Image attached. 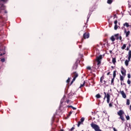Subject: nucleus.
Returning a JSON list of instances; mask_svg holds the SVG:
<instances>
[{
    "mask_svg": "<svg viewBox=\"0 0 131 131\" xmlns=\"http://www.w3.org/2000/svg\"><path fill=\"white\" fill-rule=\"evenodd\" d=\"M75 79H76V78L74 77L72 81H75Z\"/></svg>",
    "mask_w": 131,
    "mask_h": 131,
    "instance_id": "nucleus-37",
    "label": "nucleus"
},
{
    "mask_svg": "<svg viewBox=\"0 0 131 131\" xmlns=\"http://www.w3.org/2000/svg\"><path fill=\"white\" fill-rule=\"evenodd\" d=\"M128 60H129V61H130V58H131V55H128Z\"/></svg>",
    "mask_w": 131,
    "mask_h": 131,
    "instance_id": "nucleus-29",
    "label": "nucleus"
},
{
    "mask_svg": "<svg viewBox=\"0 0 131 131\" xmlns=\"http://www.w3.org/2000/svg\"><path fill=\"white\" fill-rule=\"evenodd\" d=\"M97 62V65L99 66L100 64H101V60H102V55H100L99 56H98L96 58Z\"/></svg>",
    "mask_w": 131,
    "mask_h": 131,
    "instance_id": "nucleus-2",
    "label": "nucleus"
},
{
    "mask_svg": "<svg viewBox=\"0 0 131 131\" xmlns=\"http://www.w3.org/2000/svg\"><path fill=\"white\" fill-rule=\"evenodd\" d=\"M113 82H114V78H113L112 79V83H113Z\"/></svg>",
    "mask_w": 131,
    "mask_h": 131,
    "instance_id": "nucleus-36",
    "label": "nucleus"
},
{
    "mask_svg": "<svg viewBox=\"0 0 131 131\" xmlns=\"http://www.w3.org/2000/svg\"><path fill=\"white\" fill-rule=\"evenodd\" d=\"M127 77L128 78H130V74H128Z\"/></svg>",
    "mask_w": 131,
    "mask_h": 131,
    "instance_id": "nucleus-32",
    "label": "nucleus"
},
{
    "mask_svg": "<svg viewBox=\"0 0 131 131\" xmlns=\"http://www.w3.org/2000/svg\"><path fill=\"white\" fill-rule=\"evenodd\" d=\"M125 48H126V45L124 44L123 45V46L121 47L122 50H124V49H125Z\"/></svg>",
    "mask_w": 131,
    "mask_h": 131,
    "instance_id": "nucleus-19",
    "label": "nucleus"
},
{
    "mask_svg": "<svg viewBox=\"0 0 131 131\" xmlns=\"http://www.w3.org/2000/svg\"><path fill=\"white\" fill-rule=\"evenodd\" d=\"M124 26H126L127 27H129V25L127 23H125L123 24Z\"/></svg>",
    "mask_w": 131,
    "mask_h": 131,
    "instance_id": "nucleus-18",
    "label": "nucleus"
},
{
    "mask_svg": "<svg viewBox=\"0 0 131 131\" xmlns=\"http://www.w3.org/2000/svg\"><path fill=\"white\" fill-rule=\"evenodd\" d=\"M126 119L127 120H129V116L126 117Z\"/></svg>",
    "mask_w": 131,
    "mask_h": 131,
    "instance_id": "nucleus-39",
    "label": "nucleus"
},
{
    "mask_svg": "<svg viewBox=\"0 0 131 131\" xmlns=\"http://www.w3.org/2000/svg\"><path fill=\"white\" fill-rule=\"evenodd\" d=\"M73 82H74V81H72H72H71V84H72V83H73Z\"/></svg>",
    "mask_w": 131,
    "mask_h": 131,
    "instance_id": "nucleus-48",
    "label": "nucleus"
},
{
    "mask_svg": "<svg viewBox=\"0 0 131 131\" xmlns=\"http://www.w3.org/2000/svg\"><path fill=\"white\" fill-rule=\"evenodd\" d=\"M70 82V78H68V80H67V82L69 83Z\"/></svg>",
    "mask_w": 131,
    "mask_h": 131,
    "instance_id": "nucleus-27",
    "label": "nucleus"
},
{
    "mask_svg": "<svg viewBox=\"0 0 131 131\" xmlns=\"http://www.w3.org/2000/svg\"><path fill=\"white\" fill-rule=\"evenodd\" d=\"M69 102H70V100H68L67 101V103H69Z\"/></svg>",
    "mask_w": 131,
    "mask_h": 131,
    "instance_id": "nucleus-45",
    "label": "nucleus"
},
{
    "mask_svg": "<svg viewBox=\"0 0 131 131\" xmlns=\"http://www.w3.org/2000/svg\"><path fill=\"white\" fill-rule=\"evenodd\" d=\"M85 81H84V82H83V84H81L80 85V86L79 88H80V89H81V88H82V87L84 86V84H85Z\"/></svg>",
    "mask_w": 131,
    "mask_h": 131,
    "instance_id": "nucleus-17",
    "label": "nucleus"
},
{
    "mask_svg": "<svg viewBox=\"0 0 131 131\" xmlns=\"http://www.w3.org/2000/svg\"><path fill=\"white\" fill-rule=\"evenodd\" d=\"M82 131H83V130H82Z\"/></svg>",
    "mask_w": 131,
    "mask_h": 131,
    "instance_id": "nucleus-54",
    "label": "nucleus"
},
{
    "mask_svg": "<svg viewBox=\"0 0 131 131\" xmlns=\"http://www.w3.org/2000/svg\"><path fill=\"white\" fill-rule=\"evenodd\" d=\"M124 78L123 77V76H122L121 75H120V79L121 81H123Z\"/></svg>",
    "mask_w": 131,
    "mask_h": 131,
    "instance_id": "nucleus-16",
    "label": "nucleus"
},
{
    "mask_svg": "<svg viewBox=\"0 0 131 131\" xmlns=\"http://www.w3.org/2000/svg\"><path fill=\"white\" fill-rule=\"evenodd\" d=\"M5 14H7V13H8V12L6 10H5Z\"/></svg>",
    "mask_w": 131,
    "mask_h": 131,
    "instance_id": "nucleus-46",
    "label": "nucleus"
},
{
    "mask_svg": "<svg viewBox=\"0 0 131 131\" xmlns=\"http://www.w3.org/2000/svg\"><path fill=\"white\" fill-rule=\"evenodd\" d=\"M91 126L92 127V128H93V129H94L95 131H102V130H101L100 129V127L99 126V125L94 123H92L91 124Z\"/></svg>",
    "mask_w": 131,
    "mask_h": 131,
    "instance_id": "nucleus-1",
    "label": "nucleus"
},
{
    "mask_svg": "<svg viewBox=\"0 0 131 131\" xmlns=\"http://www.w3.org/2000/svg\"><path fill=\"white\" fill-rule=\"evenodd\" d=\"M72 108V109H73V110H76V107H74L73 106Z\"/></svg>",
    "mask_w": 131,
    "mask_h": 131,
    "instance_id": "nucleus-38",
    "label": "nucleus"
},
{
    "mask_svg": "<svg viewBox=\"0 0 131 131\" xmlns=\"http://www.w3.org/2000/svg\"><path fill=\"white\" fill-rule=\"evenodd\" d=\"M105 96H104V99H106V97H107V95L106 94V92L104 93Z\"/></svg>",
    "mask_w": 131,
    "mask_h": 131,
    "instance_id": "nucleus-35",
    "label": "nucleus"
},
{
    "mask_svg": "<svg viewBox=\"0 0 131 131\" xmlns=\"http://www.w3.org/2000/svg\"><path fill=\"white\" fill-rule=\"evenodd\" d=\"M122 114H123V111H119L118 112V115L119 116H122Z\"/></svg>",
    "mask_w": 131,
    "mask_h": 131,
    "instance_id": "nucleus-9",
    "label": "nucleus"
},
{
    "mask_svg": "<svg viewBox=\"0 0 131 131\" xmlns=\"http://www.w3.org/2000/svg\"><path fill=\"white\" fill-rule=\"evenodd\" d=\"M69 107H71V108H72V105H70V106H69Z\"/></svg>",
    "mask_w": 131,
    "mask_h": 131,
    "instance_id": "nucleus-51",
    "label": "nucleus"
},
{
    "mask_svg": "<svg viewBox=\"0 0 131 131\" xmlns=\"http://www.w3.org/2000/svg\"><path fill=\"white\" fill-rule=\"evenodd\" d=\"M73 82H74V81H72H72H71V84H72V83H73Z\"/></svg>",
    "mask_w": 131,
    "mask_h": 131,
    "instance_id": "nucleus-49",
    "label": "nucleus"
},
{
    "mask_svg": "<svg viewBox=\"0 0 131 131\" xmlns=\"http://www.w3.org/2000/svg\"><path fill=\"white\" fill-rule=\"evenodd\" d=\"M121 94L122 95V96L123 98H124V99H125V98H126V95H125L124 91H121Z\"/></svg>",
    "mask_w": 131,
    "mask_h": 131,
    "instance_id": "nucleus-8",
    "label": "nucleus"
},
{
    "mask_svg": "<svg viewBox=\"0 0 131 131\" xmlns=\"http://www.w3.org/2000/svg\"><path fill=\"white\" fill-rule=\"evenodd\" d=\"M118 35H119V34H115L114 36H115V37H118Z\"/></svg>",
    "mask_w": 131,
    "mask_h": 131,
    "instance_id": "nucleus-28",
    "label": "nucleus"
},
{
    "mask_svg": "<svg viewBox=\"0 0 131 131\" xmlns=\"http://www.w3.org/2000/svg\"><path fill=\"white\" fill-rule=\"evenodd\" d=\"M118 21H117V20H116L115 21H114V24H115V25H117V23H118Z\"/></svg>",
    "mask_w": 131,
    "mask_h": 131,
    "instance_id": "nucleus-26",
    "label": "nucleus"
},
{
    "mask_svg": "<svg viewBox=\"0 0 131 131\" xmlns=\"http://www.w3.org/2000/svg\"><path fill=\"white\" fill-rule=\"evenodd\" d=\"M110 39L112 40V41H115V38H114V36H112L110 38Z\"/></svg>",
    "mask_w": 131,
    "mask_h": 131,
    "instance_id": "nucleus-12",
    "label": "nucleus"
},
{
    "mask_svg": "<svg viewBox=\"0 0 131 131\" xmlns=\"http://www.w3.org/2000/svg\"><path fill=\"white\" fill-rule=\"evenodd\" d=\"M117 39H120V40H121V39H122V37H121V36L117 37Z\"/></svg>",
    "mask_w": 131,
    "mask_h": 131,
    "instance_id": "nucleus-24",
    "label": "nucleus"
},
{
    "mask_svg": "<svg viewBox=\"0 0 131 131\" xmlns=\"http://www.w3.org/2000/svg\"><path fill=\"white\" fill-rule=\"evenodd\" d=\"M128 56H131V51L129 50L128 52Z\"/></svg>",
    "mask_w": 131,
    "mask_h": 131,
    "instance_id": "nucleus-31",
    "label": "nucleus"
},
{
    "mask_svg": "<svg viewBox=\"0 0 131 131\" xmlns=\"http://www.w3.org/2000/svg\"><path fill=\"white\" fill-rule=\"evenodd\" d=\"M120 118L123 121H124V118L122 116H120Z\"/></svg>",
    "mask_w": 131,
    "mask_h": 131,
    "instance_id": "nucleus-21",
    "label": "nucleus"
},
{
    "mask_svg": "<svg viewBox=\"0 0 131 131\" xmlns=\"http://www.w3.org/2000/svg\"><path fill=\"white\" fill-rule=\"evenodd\" d=\"M112 68H113V67H112Z\"/></svg>",
    "mask_w": 131,
    "mask_h": 131,
    "instance_id": "nucleus-53",
    "label": "nucleus"
},
{
    "mask_svg": "<svg viewBox=\"0 0 131 131\" xmlns=\"http://www.w3.org/2000/svg\"><path fill=\"white\" fill-rule=\"evenodd\" d=\"M124 33L126 34V37H128V35L130 34V32L129 31H126V30H124Z\"/></svg>",
    "mask_w": 131,
    "mask_h": 131,
    "instance_id": "nucleus-5",
    "label": "nucleus"
},
{
    "mask_svg": "<svg viewBox=\"0 0 131 131\" xmlns=\"http://www.w3.org/2000/svg\"><path fill=\"white\" fill-rule=\"evenodd\" d=\"M129 61H130V60H129L128 59V60H126L125 61V64L126 66H128V62H129Z\"/></svg>",
    "mask_w": 131,
    "mask_h": 131,
    "instance_id": "nucleus-13",
    "label": "nucleus"
},
{
    "mask_svg": "<svg viewBox=\"0 0 131 131\" xmlns=\"http://www.w3.org/2000/svg\"><path fill=\"white\" fill-rule=\"evenodd\" d=\"M127 83L128 84H129L130 83V80H129V79L127 80Z\"/></svg>",
    "mask_w": 131,
    "mask_h": 131,
    "instance_id": "nucleus-34",
    "label": "nucleus"
},
{
    "mask_svg": "<svg viewBox=\"0 0 131 131\" xmlns=\"http://www.w3.org/2000/svg\"><path fill=\"white\" fill-rule=\"evenodd\" d=\"M0 9L1 10H5V9H6V7L5 6V5H4V4H2Z\"/></svg>",
    "mask_w": 131,
    "mask_h": 131,
    "instance_id": "nucleus-10",
    "label": "nucleus"
},
{
    "mask_svg": "<svg viewBox=\"0 0 131 131\" xmlns=\"http://www.w3.org/2000/svg\"><path fill=\"white\" fill-rule=\"evenodd\" d=\"M121 72L123 76H125L126 75L125 73L126 72V71L125 70V69H124V68H122Z\"/></svg>",
    "mask_w": 131,
    "mask_h": 131,
    "instance_id": "nucleus-3",
    "label": "nucleus"
},
{
    "mask_svg": "<svg viewBox=\"0 0 131 131\" xmlns=\"http://www.w3.org/2000/svg\"><path fill=\"white\" fill-rule=\"evenodd\" d=\"M73 74H74V77H75V78H76L77 77H78V74L76 72H74V73H73Z\"/></svg>",
    "mask_w": 131,
    "mask_h": 131,
    "instance_id": "nucleus-11",
    "label": "nucleus"
},
{
    "mask_svg": "<svg viewBox=\"0 0 131 131\" xmlns=\"http://www.w3.org/2000/svg\"><path fill=\"white\" fill-rule=\"evenodd\" d=\"M107 103H109L110 102V95L109 94H106Z\"/></svg>",
    "mask_w": 131,
    "mask_h": 131,
    "instance_id": "nucleus-6",
    "label": "nucleus"
},
{
    "mask_svg": "<svg viewBox=\"0 0 131 131\" xmlns=\"http://www.w3.org/2000/svg\"><path fill=\"white\" fill-rule=\"evenodd\" d=\"M116 77V71H114L113 72V78H115Z\"/></svg>",
    "mask_w": 131,
    "mask_h": 131,
    "instance_id": "nucleus-14",
    "label": "nucleus"
},
{
    "mask_svg": "<svg viewBox=\"0 0 131 131\" xmlns=\"http://www.w3.org/2000/svg\"><path fill=\"white\" fill-rule=\"evenodd\" d=\"M87 69H88V70H91V69H92V68H91V67H87Z\"/></svg>",
    "mask_w": 131,
    "mask_h": 131,
    "instance_id": "nucleus-30",
    "label": "nucleus"
},
{
    "mask_svg": "<svg viewBox=\"0 0 131 131\" xmlns=\"http://www.w3.org/2000/svg\"><path fill=\"white\" fill-rule=\"evenodd\" d=\"M129 47H127L126 48V51H129Z\"/></svg>",
    "mask_w": 131,
    "mask_h": 131,
    "instance_id": "nucleus-40",
    "label": "nucleus"
},
{
    "mask_svg": "<svg viewBox=\"0 0 131 131\" xmlns=\"http://www.w3.org/2000/svg\"><path fill=\"white\" fill-rule=\"evenodd\" d=\"M109 74H110V72L107 73V75H109Z\"/></svg>",
    "mask_w": 131,
    "mask_h": 131,
    "instance_id": "nucleus-47",
    "label": "nucleus"
},
{
    "mask_svg": "<svg viewBox=\"0 0 131 131\" xmlns=\"http://www.w3.org/2000/svg\"><path fill=\"white\" fill-rule=\"evenodd\" d=\"M3 54H1L0 56L2 57V56H3Z\"/></svg>",
    "mask_w": 131,
    "mask_h": 131,
    "instance_id": "nucleus-50",
    "label": "nucleus"
},
{
    "mask_svg": "<svg viewBox=\"0 0 131 131\" xmlns=\"http://www.w3.org/2000/svg\"><path fill=\"white\" fill-rule=\"evenodd\" d=\"M1 62H5V58L1 59Z\"/></svg>",
    "mask_w": 131,
    "mask_h": 131,
    "instance_id": "nucleus-33",
    "label": "nucleus"
},
{
    "mask_svg": "<svg viewBox=\"0 0 131 131\" xmlns=\"http://www.w3.org/2000/svg\"><path fill=\"white\" fill-rule=\"evenodd\" d=\"M112 62L113 64H115V63H116V59L115 58H113L112 59Z\"/></svg>",
    "mask_w": 131,
    "mask_h": 131,
    "instance_id": "nucleus-15",
    "label": "nucleus"
},
{
    "mask_svg": "<svg viewBox=\"0 0 131 131\" xmlns=\"http://www.w3.org/2000/svg\"><path fill=\"white\" fill-rule=\"evenodd\" d=\"M121 85H122V82H121Z\"/></svg>",
    "mask_w": 131,
    "mask_h": 131,
    "instance_id": "nucleus-52",
    "label": "nucleus"
},
{
    "mask_svg": "<svg viewBox=\"0 0 131 131\" xmlns=\"http://www.w3.org/2000/svg\"><path fill=\"white\" fill-rule=\"evenodd\" d=\"M126 105H129V100L128 99L127 100Z\"/></svg>",
    "mask_w": 131,
    "mask_h": 131,
    "instance_id": "nucleus-25",
    "label": "nucleus"
},
{
    "mask_svg": "<svg viewBox=\"0 0 131 131\" xmlns=\"http://www.w3.org/2000/svg\"><path fill=\"white\" fill-rule=\"evenodd\" d=\"M112 0H107V4H112Z\"/></svg>",
    "mask_w": 131,
    "mask_h": 131,
    "instance_id": "nucleus-23",
    "label": "nucleus"
},
{
    "mask_svg": "<svg viewBox=\"0 0 131 131\" xmlns=\"http://www.w3.org/2000/svg\"><path fill=\"white\" fill-rule=\"evenodd\" d=\"M113 130H114V131H117V130L116 128H113Z\"/></svg>",
    "mask_w": 131,
    "mask_h": 131,
    "instance_id": "nucleus-43",
    "label": "nucleus"
},
{
    "mask_svg": "<svg viewBox=\"0 0 131 131\" xmlns=\"http://www.w3.org/2000/svg\"><path fill=\"white\" fill-rule=\"evenodd\" d=\"M74 128H75L74 127H73L71 129V131L73 130V129H74Z\"/></svg>",
    "mask_w": 131,
    "mask_h": 131,
    "instance_id": "nucleus-42",
    "label": "nucleus"
},
{
    "mask_svg": "<svg viewBox=\"0 0 131 131\" xmlns=\"http://www.w3.org/2000/svg\"><path fill=\"white\" fill-rule=\"evenodd\" d=\"M96 98H97V99H100V98H101V95H100L99 94L96 95Z\"/></svg>",
    "mask_w": 131,
    "mask_h": 131,
    "instance_id": "nucleus-20",
    "label": "nucleus"
},
{
    "mask_svg": "<svg viewBox=\"0 0 131 131\" xmlns=\"http://www.w3.org/2000/svg\"><path fill=\"white\" fill-rule=\"evenodd\" d=\"M83 37L85 39V38H89L90 37V34L87 33H84L83 34Z\"/></svg>",
    "mask_w": 131,
    "mask_h": 131,
    "instance_id": "nucleus-7",
    "label": "nucleus"
},
{
    "mask_svg": "<svg viewBox=\"0 0 131 131\" xmlns=\"http://www.w3.org/2000/svg\"><path fill=\"white\" fill-rule=\"evenodd\" d=\"M84 121V118H81L80 119V121H79L78 123V127H79V126L80 124H81V123Z\"/></svg>",
    "mask_w": 131,
    "mask_h": 131,
    "instance_id": "nucleus-4",
    "label": "nucleus"
},
{
    "mask_svg": "<svg viewBox=\"0 0 131 131\" xmlns=\"http://www.w3.org/2000/svg\"><path fill=\"white\" fill-rule=\"evenodd\" d=\"M1 2H7L8 0H0Z\"/></svg>",
    "mask_w": 131,
    "mask_h": 131,
    "instance_id": "nucleus-41",
    "label": "nucleus"
},
{
    "mask_svg": "<svg viewBox=\"0 0 131 131\" xmlns=\"http://www.w3.org/2000/svg\"><path fill=\"white\" fill-rule=\"evenodd\" d=\"M117 28H118V27L117 26V25H115V26H114L115 30H117Z\"/></svg>",
    "mask_w": 131,
    "mask_h": 131,
    "instance_id": "nucleus-22",
    "label": "nucleus"
},
{
    "mask_svg": "<svg viewBox=\"0 0 131 131\" xmlns=\"http://www.w3.org/2000/svg\"><path fill=\"white\" fill-rule=\"evenodd\" d=\"M109 106H110V107H112V104L110 103V104H109Z\"/></svg>",
    "mask_w": 131,
    "mask_h": 131,
    "instance_id": "nucleus-44",
    "label": "nucleus"
}]
</instances>
